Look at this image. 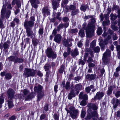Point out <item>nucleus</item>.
Listing matches in <instances>:
<instances>
[{"mask_svg": "<svg viewBox=\"0 0 120 120\" xmlns=\"http://www.w3.org/2000/svg\"><path fill=\"white\" fill-rule=\"evenodd\" d=\"M12 77V76L10 73H8L5 75V78L7 80H9L11 79Z\"/></svg>", "mask_w": 120, "mask_h": 120, "instance_id": "nucleus-32", "label": "nucleus"}, {"mask_svg": "<svg viewBox=\"0 0 120 120\" xmlns=\"http://www.w3.org/2000/svg\"><path fill=\"white\" fill-rule=\"evenodd\" d=\"M64 25L62 24L61 23L57 27V30L59 31L61 29L64 27Z\"/></svg>", "mask_w": 120, "mask_h": 120, "instance_id": "nucleus-39", "label": "nucleus"}, {"mask_svg": "<svg viewBox=\"0 0 120 120\" xmlns=\"http://www.w3.org/2000/svg\"><path fill=\"white\" fill-rule=\"evenodd\" d=\"M44 96V93L43 92L38 93L37 96V101H39Z\"/></svg>", "mask_w": 120, "mask_h": 120, "instance_id": "nucleus-22", "label": "nucleus"}, {"mask_svg": "<svg viewBox=\"0 0 120 120\" xmlns=\"http://www.w3.org/2000/svg\"><path fill=\"white\" fill-rule=\"evenodd\" d=\"M4 101V98L3 97V95L2 94L0 98V108H1L2 107V104H3Z\"/></svg>", "mask_w": 120, "mask_h": 120, "instance_id": "nucleus-27", "label": "nucleus"}, {"mask_svg": "<svg viewBox=\"0 0 120 120\" xmlns=\"http://www.w3.org/2000/svg\"><path fill=\"white\" fill-rule=\"evenodd\" d=\"M54 119L55 120H58L59 116L56 114H55L53 116Z\"/></svg>", "mask_w": 120, "mask_h": 120, "instance_id": "nucleus-53", "label": "nucleus"}, {"mask_svg": "<svg viewBox=\"0 0 120 120\" xmlns=\"http://www.w3.org/2000/svg\"><path fill=\"white\" fill-rule=\"evenodd\" d=\"M51 68V66L50 64H47L45 65L44 66V69L45 71H49V69Z\"/></svg>", "mask_w": 120, "mask_h": 120, "instance_id": "nucleus-30", "label": "nucleus"}, {"mask_svg": "<svg viewBox=\"0 0 120 120\" xmlns=\"http://www.w3.org/2000/svg\"><path fill=\"white\" fill-rule=\"evenodd\" d=\"M94 50L95 52H98L100 51V48L99 46H97L94 49Z\"/></svg>", "mask_w": 120, "mask_h": 120, "instance_id": "nucleus-49", "label": "nucleus"}, {"mask_svg": "<svg viewBox=\"0 0 120 120\" xmlns=\"http://www.w3.org/2000/svg\"><path fill=\"white\" fill-rule=\"evenodd\" d=\"M85 35L84 30L82 29L80 30L79 32V35L81 37H83L85 36Z\"/></svg>", "mask_w": 120, "mask_h": 120, "instance_id": "nucleus-33", "label": "nucleus"}, {"mask_svg": "<svg viewBox=\"0 0 120 120\" xmlns=\"http://www.w3.org/2000/svg\"><path fill=\"white\" fill-rule=\"evenodd\" d=\"M115 95L116 97H119L120 96V91H117L115 94Z\"/></svg>", "mask_w": 120, "mask_h": 120, "instance_id": "nucleus-57", "label": "nucleus"}, {"mask_svg": "<svg viewBox=\"0 0 120 120\" xmlns=\"http://www.w3.org/2000/svg\"><path fill=\"white\" fill-rule=\"evenodd\" d=\"M39 42L38 40L36 38H33L32 39L33 43L34 45H36L38 44Z\"/></svg>", "mask_w": 120, "mask_h": 120, "instance_id": "nucleus-37", "label": "nucleus"}, {"mask_svg": "<svg viewBox=\"0 0 120 120\" xmlns=\"http://www.w3.org/2000/svg\"><path fill=\"white\" fill-rule=\"evenodd\" d=\"M70 54L67 52H65L63 54V56L64 58L67 57Z\"/></svg>", "mask_w": 120, "mask_h": 120, "instance_id": "nucleus-51", "label": "nucleus"}, {"mask_svg": "<svg viewBox=\"0 0 120 120\" xmlns=\"http://www.w3.org/2000/svg\"><path fill=\"white\" fill-rule=\"evenodd\" d=\"M88 6L87 5H82L80 7V9L81 10L85 12V11L86 9H87Z\"/></svg>", "mask_w": 120, "mask_h": 120, "instance_id": "nucleus-28", "label": "nucleus"}, {"mask_svg": "<svg viewBox=\"0 0 120 120\" xmlns=\"http://www.w3.org/2000/svg\"><path fill=\"white\" fill-rule=\"evenodd\" d=\"M14 93L15 92L13 90L11 89H9L8 91L9 100H11L13 98Z\"/></svg>", "mask_w": 120, "mask_h": 120, "instance_id": "nucleus-13", "label": "nucleus"}, {"mask_svg": "<svg viewBox=\"0 0 120 120\" xmlns=\"http://www.w3.org/2000/svg\"><path fill=\"white\" fill-rule=\"evenodd\" d=\"M30 19L29 21L25 20L24 24L25 28H30L34 26L35 20L34 16H31Z\"/></svg>", "mask_w": 120, "mask_h": 120, "instance_id": "nucleus-2", "label": "nucleus"}, {"mask_svg": "<svg viewBox=\"0 0 120 120\" xmlns=\"http://www.w3.org/2000/svg\"><path fill=\"white\" fill-rule=\"evenodd\" d=\"M42 87L41 86L38 85V86H35L34 87V91L38 93L42 92Z\"/></svg>", "mask_w": 120, "mask_h": 120, "instance_id": "nucleus-19", "label": "nucleus"}, {"mask_svg": "<svg viewBox=\"0 0 120 120\" xmlns=\"http://www.w3.org/2000/svg\"><path fill=\"white\" fill-rule=\"evenodd\" d=\"M9 60L11 61H13L15 63V60L16 59V57L13 56H11L8 58Z\"/></svg>", "mask_w": 120, "mask_h": 120, "instance_id": "nucleus-38", "label": "nucleus"}, {"mask_svg": "<svg viewBox=\"0 0 120 120\" xmlns=\"http://www.w3.org/2000/svg\"><path fill=\"white\" fill-rule=\"evenodd\" d=\"M102 32V30L101 28L100 27H99L98 28L97 33L98 35L101 34Z\"/></svg>", "mask_w": 120, "mask_h": 120, "instance_id": "nucleus-31", "label": "nucleus"}, {"mask_svg": "<svg viewBox=\"0 0 120 120\" xmlns=\"http://www.w3.org/2000/svg\"><path fill=\"white\" fill-rule=\"evenodd\" d=\"M33 98L32 94H30L25 99V100L26 101L32 99Z\"/></svg>", "mask_w": 120, "mask_h": 120, "instance_id": "nucleus-35", "label": "nucleus"}, {"mask_svg": "<svg viewBox=\"0 0 120 120\" xmlns=\"http://www.w3.org/2000/svg\"><path fill=\"white\" fill-rule=\"evenodd\" d=\"M50 11V10L47 7H44L42 10V13L44 16H46V15H49Z\"/></svg>", "mask_w": 120, "mask_h": 120, "instance_id": "nucleus-12", "label": "nucleus"}, {"mask_svg": "<svg viewBox=\"0 0 120 120\" xmlns=\"http://www.w3.org/2000/svg\"><path fill=\"white\" fill-rule=\"evenodd\" d=\"M79 65L81 64L83 66L85 64V63L83 60L80 59L79 60Z\"/></svg>", "mask_w": 120, "mask_h": 120, "instance_id": "nucleus-46", "label": "nucleus"}, {"mask_svg": "<svg viewBox=\"0 0 120 120\" xmlns=\"http://www.w3.org/2000/svg\"><path fill=\"white\" fill-rule=\"evenodd\" d=\"M81 79V77L80 76H77L75 77L74 78V80L76 81H79Z\"/></svg>", "mask_w": 120, "mask_h": 120, "instance_id": "nucleus-55", "label": "nucleus"}, {"mask_svg": "<svg viewBox=\"0 0 120 120\" xmlns=\"http://www.w3.org/2000/svg\"><path fill=\"white\" fill-rule=\"evenodd\" d=\"M79 52L77 49H76L74 50H73L71 51V55L72 56H77Z\"/></svg>", "mask_w": 120, "mask_h": 120, "instance_id": "nucleus-21", "label": "nucleus"}, {"mask_svg": "<svg viewBox=\"0 0 120 120\" xmlns=\"http://www.w3.org/2000/svg\"><path fill=\"white\" fill-rule=\"evenodd\" d=\"M11 11L10 10H8L6 11V9L5 7H3L1 11V15H4L5 14H6L5 16L7 18H8L10 16Z\"/></svg>", "mask_w": 120, "mask_h": 120, "instance_id": "nucleus-9", "label": "nucleus"}, {"mask_svg": "<svg viewBox=\"0 0 120 120\" xmlns=\"http://www.w3.org/2000/svg\"><path fill=\"white\" fill-rule=\"evenodd\" d=\"M115 86H111L108 88V90L107 91V94L108 95H110L111 94L113 88H115Z\"/></svg>", "mask_w": 120, "mask_h": 120, "instance_id": "nucleus-25", "label": "nucleus"}, {"mask_svg": "<svg viewBox=\"0 0 120 120\" xmlns=\"http://www.w3.org/2000/svg\"><path fill=\"white\" fill-rule=\"evenodd\" d=\"M91 22L89 23L86 29V32L87 37L90 38L94 35L95 20L93 17L91 18Z\"/></svg>", "mask_w": 120, "mask_h": 120, "instance_id": "nucleus-1", "label": "nucleus"}, {"mask_svg": "<svg viewBox=\"0 0 120 120\" xmlns=\"http://www.w3.org/2000/svg\"><path fill=\"white\" fill-rule=\"evenodd\" d=\"M63 21L64 22H67L69 20V19L67 17H65L63 18Z\"/></svg>", "mask_w": 120, "mask_h": 120, "instance_id": "nucleus-64", "label": "nucleus"}, {"mask_svg": "<svg viewBox=\"0 0 120 120\" xmlns=\"http://www.w3.org/2000/svg\"><path fill=\"white\" fill-rule=\"evenodd\" d=\"M52 5L54 10H56L58 7L59 4L56 0H53L52 1Z\"/></svg>", "mask_w": 120, "mask_h": 120, "instance_id": "nucleus-18", "label": "nucleus"}, {"mask_svg": "<svg viewBox=\"0 0 120 120\" xmlns=\"http://www.w3.org/2000/svg\"><path fill=\"white\" fill-rule=\"evenodd\" d=\"M96 76L95 75L88 74L86 75V79L88 80H91L94 79Z\"/></svg>", "mask_w": 120, "mask_h": 120, "instance_id": "nucleus-17", "label": "nucleus"}, {"mask_svg": "<svg viewBox=\"0 0 120 120\" xmlns=\"http://www.w3.org/2000/svg\"><path fill=\"white\" fill-rule=\"evenodd\" d=\"M67 113H69L71 117L73 119H75L77 117V115L78 114V111L75 109V108L72 106L70 107L69 110H67Z\"/></svg>", "mask_w": 120, "mask_h": 120, "instance_id": "nucleus-3", "label": "nucleus"}, {"mask_svg": "<svg viewBox=\"0 0 120 120\" xmlns=\"http://www.w3.org/2000/svg\"><path fill=\"white\" fill-rule=\"evenodd\" d=\"M95 66V65L92 63L90 62L88 64V66L89 67H94Z\"/></svg>", "mask_w": 120, "mask_h": 120, "instance_id": "nucleus-59", "label": "nucleus"}, {"mask_svg": "<svg viewBox=\"0 0 120 120\" xmlns=\"http://www.w3.org/2000/svg\"><path fill=\"white\" fill-rule=\"evenodd\" d=\"M26 29V32L27 35L28 36H31V37L34 36V35L32 31L30 30V28H25Z\"/></svg>", "mask_w": 120, "mask_h": 120, "instance_id": "nucleus-16", "label": "nucleus"}, {"mask_svg": "<svg viewBox=\"0 0 120 120\" xmlns=\"http://www.w3.org/2000/svg\"><path fill=\"white\" fill-rule=\"evenodd\" d=\"M86 101L85 100H82L80 103L81 105L85 106L86 105Z\"/></svg>", "mask_w": 120, "mask_h": 120, "instance_id": "nucleus-50", "label": "nucleus"}, {"mask_svg": "<svg viewBox=\"0 0 120 120\" xmlns=\"http://www.w3.org/2000/svg\"><path fill=\"white\" fill-rule=\"evenodd\" d=\"M29 92V90L25 89L23 90V93L24 95H26Z\"/></svg>", "mask_w": 120, "mask_h": 120, "instance_id": "nucleus-48", "label": "nucleus"}, {"mask_svg": "<svg viewBox=\"0 0 120 120\" xmlns=\"http://www.w3.org/2000/svg\"><path fill=\"white\" fill-rule=\"evenodd\" d=\"M60 15V12H58L56 16V18L59 20H61V17H59Z\"/></svg>", "mask_w": 120, "mask_h": 120, "instance_id": "nucleus-47", "label": "nucleus"}, {"mask_svg": "<svg viewBox=\"0 0 120 120\" xmlns=\"http://www.w3.org/2000/svg\"><path fill=\"white\" fill-rule=\"evenodd\" d=\"M112 104L113 105V107L116 108L118 105L120 104V101L118 99H116L115 98H113L112 100Z\"/></svg>", "mask_w": 120, "mask_h": 120, "instance_id": "nucleus-14", "label": "nucleus"}, {"mask_svg": "<svg viewBox=\"0 0 120 120\" xmlns=\"http://www.w3.org/2000/svg\"><path fill=\"white\" fill-rule=\"evenodd\" d=\"M68 2V0H64L63 1V3L61 4V5L62 6H63L64 4H67Z\"/></svg>", "mask_w": 120, "mask_h": 120, "instance_id": "nucleus-58", "label": "nucleus"}, {"mask_svg": "<svg viewBox=\"0 0 120 120\" xmlns=\"http://www.w3.org/2000/svg\"><path fill=\"white\" fill-rule=\"evenodd\" d=\"M110 21L109 20H107L106 21H104L102 22V24L103 26H105L108 25L109 24Z\"/></svg>", "mask_w": 120, "mask_h": 120, "instance_id": "nucleus-40", "label": "nucleus"}, {"mask_svg": "<svg viewBox=\"0 0 120 120\" xmlns=\"http://www.w3.org/2000/svg\"><path fill=\"white\" fill-rule=\"evenodd\" d=\"M47 56L49 58L51 57L52 59H55L56 57V53L53 51L52 49L48 48L46 52Z\"/></svg>", "mask_w": 120, "mask_h": 120, "instance_id": "nucleus-6", "label": "nucleus"}, {"mask_svg": "<svg viewBox=\"0 0 120 120\" xmlns=\"http://www.w3.org/2000/svg\"><path fill=\"white\" fill-rule=\"evenodd\" d=\"M23 61V60L21 58H19L17 57H16V59L15 60V63L17 62L22 63Z\"/></svg>", "mask_w": 120, "mask_h": 120, "instance_id": "nucleus-26", "label": "nucleus"}, {"mask_svg": "<svg viewBox=\"0 0 120 120\" xmlns=\"http://www.w3.org/2000/svg\"><path fill=\"white\" fill-rule=\"evenodd\" d=\"M111 28L112 29L115 31L117 30L118 29V27L116 26L113 25H112Z\"/></svg>", "mask_w": 120, "mask_h": 120, "instance_id": "nucleus-45", "label": "nucleus"}, {"mask_svg": "<svg viewBox=\"0 0 120 120\" xmlns=\"http://www.w3.org/2000/svg\"><path fill=\"white\" fill-rule=\"evenodd\" d=\"M70 82H67L65 86H64L65 89L66 90H68L70 89Z\"/></svg>", "mask_w": 120, "mask_h": 120, "instance_id": "nucleus-36", "label": "nucleus"}, {"mask_svg": "<svg viewBox=\"0 0 120 120\" xmlns=\"http://www.w3.org/2000/svg\"><path fill=\"white\" fill-rule=\"evenodd\" d=\"M94 114L93 115V113H89L88 114L87 117L85 118V119L86 120H90L92 117H93V120H97V113L96 111H95L94 112Z\"/></svg>", "mask_w": 120, "mask_h": 120, "instance_id": "nucleus-8", "label": "nucleus"}, {"mask_svg": "<svg viewBox=\"0 0 120 120\" xmlns=\"http://www.w3.org/2000/svg\"><path fill=\"white\" fill-rule=\"evenodd\" d=\"M111 53L109 49H107L106 51L103 54L102 58V64L105 65L107 64L108 60L107 59L108 57L110 56Z\"/></svg>", "mask_w": 120, "mask_h": 120, "instance_id": "nucleus-5", "label": "nucleus"}, {"mask_svg": "<svg viewBox=\"0 0 120 120\" xmlns=\"http://www.w3.org/2000/svg\"><path fill=\"white\" fill-rule=\"evenodd\" d=\"M8 105L9 108H11L12 107L14 106V105L12 101L10 100H9L8 101Z\"/></svg>", "mask_w": 120, "mask_h": 120, "instance_id": "nucleus-29", "label": "nucleus"}, {"mask_svg": "<svg viewBox=\"0 0 120 120\" xmlns=\"http://www.w3.org/2000/svg\"><path fill=\"white\" fill-rule=\"evenodd\" d=\"M30 2L31 4L35 3L39 4V2L38 0H30Z\"/></svg>", "mask_w": 120, "mask_h": 120, "instance_id": "nucleus-44", "label": "nucleus"}, {"mask_svg": "<svg viewBox=\"0 0 120 120\" xmlns=\"http://www.w3.org/2000/svg\"><path fill=\"white\" fill-rule=\"evenodd\" d=\"M64 68L63 67L60 68L59 70V72L60 73H62L64 71Z\"/></svg>", "mask_w": 120, "mask_h": 120, "instance_id": "nucleus-62", "label": "nucleus"}, {"mask_svg": "<svg viewBox=\"0 0 120 120\" xmlns=\"http://www.w3.org/2000/svg\"><path fill=\"white\" fill-rule=\"evenodd\" d=\"M75 95V94L74 92V90H72L69 93L68 95V98L69 99H71L72 97H74Z\"/></svg>", "mask_w": 120, "mask_h": 120, "instance_id": "nucleus-24", "label": "nucleus"}, {"mask_svg": "<svg viewBox=\"0 0 120 120\" xmlns=\"http://www.w3.org/2000/svg\"><path fill=\"white\" fill-rule=\"evenodd\" d=\"M82 85L80 84H78L75 85L74 87V89L75 91H78L81 90Z\"/></svg>", "mask_w": 120, "mask_h": 120, "instance_id": "nucleus-23", "label": "nucleus"}, {"mask_svg": "<svg viewBox=\"0 0 120 120\" xmlns=\"http://www.w3.org/2000/svg\"><path fill=\"white\" fill-rule=\"evenodd\" d=\"M104 95V94L103 92H98L95 96L92 99L95 101L97 99L100 100L102 98Z\"/></svg>", "mask_w": 120, "mask_h": 120, "instance_id": "nucleus-10", "label": "nucleus"}, {"mask_svg": "<svg viewBox=\"0 0 120 120\" xmlns=\"http://www.w3.org/2000/svg\"><path fill=\"white\" fill-rule=\"evenodd\" d=\"M94 88V86L93 85H91L90 87H88L86 88V91L87 93H88L91 90L90 88L93 89Z\"/></svg>", "mask_w": 120, "mask_h": 120, "instance_id": "nucleus-34", "label": "nucleus"}, {"mask_svg": "<svg viewBox=\"0 0 120 120\" xmlns=\"http://www.w3.org/2000/svg\"><path fill=\"white\" fill-rule=\"evenodd\" d=\"M93 56H92L91 57H89L87 60V62H93L94 61L92 59V57H93Z\"/></svg>", "mask_w": 120, "mask_h": 120, "instance_id": "nucleus-56", "label": "nucleus"}, {"mask_svg": "<svg viewBox=\"0 0 120 120\" xmlns=\"http://www.w3.org/2000/svg\"><path fill=\"white\" fill-rule=\"evenodd\" d=\"M111 16V20H114L116 19L117 17L116 16L114 15L113 14H111L110 15Z\"/></svg>", "mask_w": 120, "mask_h": 120, "instance_id": "nucleus-43", "label": "nucleus"}, {"mask_svg": "<svg viewBox=\"0 0 120 120\" xmlns=\"http://www.w3.org/2000/svg\"><path fill=\"white\" fill-rule=\"evenodd\" d=\"M79 97L81 99H83L84 100H87L88 99L87 95L86 94L83 95V93L82 92L80 93Z\"/></svg>", "mask_w": 120, "mask_h": 120, "instance_id": "nucleus-20", "label": "nucleus"}, {"mask_svg": "<svg viewBox=\"0 0 120 120\" xmlns=\"http://www.w3.org/2000/svg\"><path fill=\"white\" fill-rule=\"evenodd\" d=\"M46 117V115L45 114H41L40 116V119L42 120L44 119Z\"/></svg>", "mask_w": 120, "mask_h": 120, "instance_id": "nucleus-54", "label": "nucleus"}, {"mask_svg": "<svg viewBox=\"0 0 120 120\" xmlns=\"http://www.w3.org/2000/svg\"><path fill=\"white\" fill-rule=\"evenodd\" d=\"M76 7L74 6L73 5L71 6L70 8V9L73 10V11L76 9Z\"/></svg>", "mask_w": 120, "mask_h": 120, "instance_id": "nucleus-60", "label": "nucleus"}, {"mask_svg": "<svg viewBox=\"0 0 120 120\" xmlns=\"http://www.w3.org/2000/svg\"><path fill=\"white\" fill-rule=\"evenodd\" d=\"M36 70L31 69L25 68L24 71L23 75L26 77L34 76L36 73Z\"/></svg>", "mask_w": 120, "mask_h": 120, "instance_id": "nucleus-4", "label": "nucleus"}, {"mask_svg": "<svg viewBox=\"0 0 120 120\" xmlns=\"http://www.w3.org/2000/svg\"><path fill=\"white\" fill-rule=\"evenodd\" d=\"M44 109L45 111H48V104H46L45 105L44 107Z\"/></svg>", "mask_w": 120, "mask_h": 120, "instance_id": "nucleus-61", "label": "nucleus"}, {"mask_svg": "<svg viewBox=\"0 0 120 120\" xmlns=\"http://www.w3.org/2000/svg\"><path fill=\"white\" fill-rule=\"evenodd\" d=\"M37 75L40 76H43V74L40 71H38Z\"/></svg>", "mask_w": 120, "mask_h": 120, "instance_id": "nucleus-63", "label": "nucleus"}, {"mask_svg": "<svg viewBox=\"0 0 120 120\" xmlns=\"http://www.w3.org/2000/svg\"><path fill=\"white\" fill-rule=\"evenodd\" d=\"M85 114L86 112L85 111L82 110V111L81 114V117L82 118H84L85 116Z\"/></svg>", "mask_w": 120, "mask_h": 120, "instance_id": "nucleus-52", "label": "nucleus"}, {"mask_svg": "<svg viewBox=\"0 0 120 120\" xmlns=\"http://www.w3.org/2000/svg\"><path fill=\"white\" fill-rule=\"evenodd\" d=\"M62 39V37L59 34L56 35L55 36L54 40L56 42L60 43Z\"/></svg>", "mask_w": 120, "mask_h": 120, "instance_id": "nucleus-15", "label": "nucleus"}, {"mask_svg": "<svg viewBox=\"0 0 120 120\" xmlns=\"http://www.w3.org/2000/svg\"><path fill=\"white\" fill-rule=\"evenodd\" d=\"M87 106L90 109L92 108L94 110L93 112H88V114L89 113H90V114H91V113H93V114L94 115V111H97L96 110H97L98 109V106L95 104L92 103H89L88 104Z\"/></svg>", "mask_w": 120, "mask_h": 120, "instance_id": "nucleus-11", "label": "nucleus"}, {"mask_svg": "<svg viewBox=\"0 0 120 120\" xmlns=\"http://www.w3.org/2000/svg\"><path fill=\"white\" fill-rule=\"evenodd\" d=\"M38 33L40 35H42L44 33L43 28H40L38 31Z\"/></svg>", "mask_w": 120, "mask_h": 120, "instance_id": "nucleus-42", "label": "nucleus"}, {"mask_svg": "<svg viewBox=\"0 0 120 120\" xmlns=\"http://www.w3.org/2000/svg\"><path fill=\"white\" fill-rule=\"evenodd\" d=\"M79 12V10L78 9H75L73 10L72 13V15H75L77 14Z\"/></svg>", "mask_w": 120, "mask_h": 120, "instance_id": "nucleus-41", "label": "nucleus"}, {"mask_svg": "<svg viewBox=\"0 0 120 120\" xmlns=\"http://www.w3.org/2000/svg\"><path fill=\"white\" fill-rule=\"evenodd\" d=\"M113 33V31L110 29H109L107 32L108 34H110V35H108L107 38L104 41V43L106 44H108V43L112 42L111 37V36Z\"/></svg>", "mask_w": 120, "mask_h": 120, "instance_id": "nucleus-7", "label": "nucleus"}]
</instances>
